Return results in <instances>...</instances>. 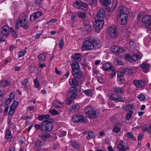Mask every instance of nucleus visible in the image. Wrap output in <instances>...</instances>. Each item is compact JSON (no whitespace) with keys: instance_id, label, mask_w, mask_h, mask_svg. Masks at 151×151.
<instances>
[{"instance_id":"f257e3e1","label":"nucleus","mask_w":151,"mask_h":151,"mask_svg":"<svg viewBox=\"0 0 151 151\" xmlns=\"http://www.w3.org/2000/svg\"><path fill=\"white\" fill-rule=\"evenodd\" d=\"M53 121L52 118L43 120L40 124H37L35 125L34 127L36 130H40L42 132H50L53 128L52 124Z\"/></svg>"},{"instance_id":"f03ea898","label":"nucleus","mask_w":151,"mask_h":151,"mask_svg":"<svg viewBox=\"0 0 151 151\" xmlns=\"http://www.w3.org/2000/svg\"><path fill=\"white\" fill-rule=\"evenodd\" d=\"M27 17L26 15L24 14H21L19 19L16 21V25L15 27L17 29H18L20 27H22L25 29H27L29 27L28 24V21L27 19Z\"/></svg>"},{"instance_id":"7ed1b4c3","label":"nucleus","mask_w":151,"mask_h":151,"mask_svg":"<svg viewBox=\"0 0 151 151\" xmlns=\"http://www.w3.org/2000/svg\"><path fill=\"white\" fill-rule=\"evenodd\" d=\"M77 88L75 87H71L70 91L68 92L67 100L65 101V103L66 104L69 105L71 104L73 101V99H75L77 97Z\"/></svg>"},{"instance_id":"20e7f679","label":"nucleus","mask_w":151,"mask_h":151,"mask_svg":"<svg viewBox=\"0 0 151 151\" xmlns=\"http://www.w3.org/2000/svg\"><path fill=\"white\" fill-rule=\"evenodd\" d=\"M84 111L85 113L88 115L90 118L95 119L99 116V112L93 109L91 106H86Z\"/></svg>"},{"instance_id":"39448f33","label":"nucleus","mask_w":151,"mask_h":151,"mask_svg":"<svg viewBox=\"0 0 151 151\" xmlns=\"http://www.w3.org/2000/svg\"><path fill=\"white\" fill-rule=\"evenodd\" d=\"M92 38L86 40L84 41L82 46V51L86 50H91L94 49L92 41H91Z\"/></svg>"},{"instance_id":"423d86ee","label":"nucleus","mask_w":151,"mask_h":151,"mask_svg":"<svg viewBox=\"0 0 151 151\" xmlns=\"http://www.w3.org/2000/svg\"><path fill=\"white\" fill-rule=\"evenodd\" d=\"M142 22L151 31V15H144L142 17Z\"/></svg>"},{"instance_id":"0eeeda50","label":"nucleus","mask_w":151,"mask_h":151,"mask_svg":"<svg viewBox=\"0 0 151 151\" xmlns=\"http://www.w3.org/2000/svg\"><path fill=\"white\" fill-rule=\"evenodd\" d=\"M107 32L110 37L112 38L116 37L118 35L116 28L114 25L108 28L107 29Z\"/></svg>"},{"instance_id":"6e6552de","label":"nucleus","mask_w":151,"mask_h":151,"mask_svg":"<svg viewBox=\"0 0 151 151\" xmlns=\"http://www.w3.org/2000/svg\"><path fill=\"white\" fill-rule=\"evenodd\" d=\"M109 97L110 100L116 102H123L125 100L123 97H120L118 95L115 93L111 94Z\"/></svg>"},{"instance_id":"1a4fd4ad","label":"nucleus","mask_w":151,"mask_h":151,"mask_svg":"<svg viewBox=\"0 0 151 151\" xmlns=\"http://www.w3.org/2000/svg\"><path fill=\"white\" fill-rule=\"evenodd\" d=\"M118 11V17L124 16V17H127L128 16L127 14L129 13V12L127 8L123 6H120L119 8Z\"/></svg>"},{"instance_id":"9d476101","label":"nucleus","mask_w":151,"mask_h":151,"mask_svg":"<svg viewBox=\"0 0 151 151\" xmlns=\"http://www.w3.org/2000/svg\"><path fill=\"white\" fill-rule=\"evenodd\" d=\"M71 73L73 77L77 79L81 78L83 77V72L80 69L71 71Z\"/></svg>"},{"instance_id":"9b49d317","label":"nucleus","mask_w":151,"mask_h":151,"mask_svg":"<svg viewBox=\"0 0 151 151\" xmlns=\"http://www.w3.org/2000/svg\"><path fill=\"white\" fill-rule=\"evenodd\" d=\"M104 23V21L97 20L96 19L95 21L93 23V26L95 30L99 32V31L97 30H99L102 27Z\"/></svg>"},{"instance_id":"f8f14e48","label":"nucleus","mask_w":151,"mask_h":151,"mask_svg":"<svg viewBox=\"0 0 151 151\" xmlns=\"http://www.w3.org/2000/svg\"><path fill=\"white\" fill-rule=\"evenodd\" d=\"M105 16L104 10L103 9L99 10L96 15L95 19L97 20L104 21Z\"/></svg>"},{"instance_id":"ddd939ff","label":"nucleus","mask_w":151,"mask_h":151,"mask_svg":"<svg viewBox=\"0 0 151 151\" xmlns=\"http://www.w3.org/2000/svg\"><path fill=\"white\" fill-rule=\"evenodd\" d=\"M133 83L137 88H142L145 86V82L143 80H135L133 81Z\"/></svg>"},{"instance_id":"4468645a","label":"nucleus","mask_w":151,"mask_h":151,"mask_svg":"<svg viewBox=\"0 0 151 151\" xmlns=\"http://www.w3.org/2000/svg\"><path fill=\"white\" fill-rule=\"evenodd\" d=\"M42 15V13L40 11L34 12L31 15L30 20L31 22H34L37 20Z\"/></svg>"},{"instance_id":"2eb2a0df","label":"nucleus","mask_w":151,"mask_h":151,"mask_svg":"<svg viewBox=\"0 0 151 151\" xmlns=\"http://www.w3.org/2000/svg\"><path fill=\"white\" fill-rule=\"evenodd\" d=\"M111 50L113 53L116 54L124 52V50L118 46H114L111 47Z\"/></svg>"},{"instance_id":"dca6fc26","label":"nucleus","mask_w":151,"mask_h":151,"mask_svg":"<svg viewBox=\"0 0 151 151\" xmlns=\"http://www.w3.org/2000/svg\"><path fill=\"white\" fill-rule=\"evenodd\" d=\"M125 143L123 141H120L117 146V147L120 151H126L129 149L127 145H124Z\"/></svg>"},{"instance_id":"f3484780","label":"nucleus","mask_w":151,"mask_h":151,"mask_svg":"<svg viewBox=\"0 0 151 151\" xmlns=\"http://www.w3.org/2000/svg\"><path fill=\"white\" fill-rule=\"evenodd\" d=\"M102 68L103 70L104 71H109V70L114 71L115 70L114 68L110 63H106L103 64L102 65Z\"/></svg>"},{"instance_id":"a211bd4d","label":"nucleus","mask_w":151,"mask_h":151,"mask_svg":"<svg viewBox=\"0 0 151 151\" xmlns=\"http://www.w3.org/2000/svg\"><path fill=\"white\" fill-rule=\"evenodd\" d=\"M9 27L6 25L2 27L1 34L5 37H8L9 35L10 32L9 30Z\"/></svg>"},{"instance_id":"6ab92c4d","label":"nucleus","mask_w":151,"mask_h":151,"mask_svg":"<svg viewBox=\"0 0 151 151\" xmlns=\"http://www.w3.org/2000/svg\"><path fill=\"white\" fill-rule=\"evenodd\" d=\"M92 41L93 45L94 46V49H97L99 48L102 46V43L101 41L99 40L92 39L91 40Z\"/></svg>"},{"instance_id":"aec40b11","label":"nucleus","mask_w":151,"mask_h":151,"mask_svg":"<svg viewBox=\"0 0 151 151\" xmlns=\"http://www.w3.org/2000/svg\"><path fill=\"white\" fill-rule=\"evenodd\" d=\"M72 121L74 123L82 122L84 121V118L80 115H74L72 118Z\"/></svg>"},{"instance_id":"412c9836","label":"nucleus","mask_w":151,"mask_h":151,"mask_svg":"<svg viewBox=\"0 0 151 151\" xmlns=\"http://www.w3.org/2000/svg\"><path fill=\"white\" fill-rule=\"evenodd\" d=\"M70 65L72 69V71L80 69L78 63L75 60H72L70 62Z\"/></svg>"},{"instance_id":"4be33fe9","label":"nucleus","mask_w":151,"mask_h":151,"mask_svg":"<svg viewBox=\"0 0 151 151\" xmlns=\"http://www.w3.org/2000/svg\"><path fill=\"white\" fill-rule=\"evenodd\" d=\"M44 133L39 135V137L42 140L46 142L48 138L50 137L51 135L49 133H46V132Z\"/></svg>"},{"instance_id":"5701e85b","label":"nucleus","mask_w":151,"mask_h":151,"mask_svg":"<svg viewBox=\"0 0 151 151\" xmlns=\"http://www.w3.org/2000/svg\"><path fill=\"white\" fill-rule=\"evenodd\" d=\"M117 19L118 21L119 22V23L121 24H125L127 22L128 16H127V17H124V16L120 17H118V16H117Z\"/></svg>"},{"instance_id":"b1692460","label":"nucleus","mask_w":151,"mask_h":151,"mask_svg":"<svg viewBox=\"0 0 151 151\" xmlns=\"http://www.w3.org/2000/svg\"><path fill=\"white\" fill-rule=\"evenodd\" d=\"M149 65H150L149 64L143 63L140 65V68L143 72L147 73L149 72Z\"/></svg>"},{"instance_id":"393cba45","label":"nucleus","mask_w":151,"mask_h":151,"mask_svg":"<svg viewBox=\"0 0 151 151\" xmlns=\"http://www.w3.org/2000/svg\"><path fill=\"white\" fill-rule=\"evenodd\" d=\"M71 146L76 150L80 149L81 147V145L78 142L74 140L70 141Z\"/></svg>"},{"instance_id":"a878e982","label":"nucleus","mask_w":151,"mask_h":151,"mask_svg":"<svg viewBox=\"0 0 151 151\" xmlns=\"http://www.w3.org/2000/svg\"><path fill=\"white\" fill-rule=\"evenodd\" d=\"M5 138L7 139H11L13 138L11 131L9 129H6L5 131Z\"/></svg>"},{"instance_id":"bb28decb","label":"nucleus","mask_w":151,"mask_h":151,"mask_svg":"<svg viewBox=\"0 0 151 151\" xmlns=\"http://www.w3.org/2000/svg\"><path fill=\"white\" fill-rule=\"evenodd\" d=\"M69 83L71 86H77L79 85L78 80L75 78H73L69 79Z\"/></svg>"},{"instance_id":"cd10ccee","label":"nucleus","mask_w":151,"mask_h":151,"mask_svg":"<svg viewBox=\"0 0 151 151\" xmlns=\"http://www.w3.org/2000/svg\"><path fill=\"white\" fill-rule=\"evenodd\" d=\"M121 125L120 123H116L114 125V127H113L112 131L115 133H117L119 132L120 130V127H119V126Z\"/></svg>"},{"instance_id":"c85d7f7f","label":"nucleus","mask_w":151,"mask_h":151,"mask_svg":"<svg viewBox=\"0 0 151 151\" xmlns=\"http://www.w3.org/2000/svg\"><path fill=\"white\" fill-rule=\"evenodd\" d=\"M82 55L80 53L74 54L72 55V58L73 60H76L78 61H81Z\"/></svg>"},{"instance_id":"c756f323","label":"nucleus","mask_w":151,"mask_h":151,"mask_svg":"<svg viewBox=\"0 0 151 151\" xmlns=\"http://www.w3.org/2000/svg\"><path fill=\"white\" fill-rule=\"evenodd\" d=\"M100 2L104 6L106 7V9H108V7L111 4L110 0H99Z\"/></svg>"},{"instance_id":"7c9ffc66","label":"nucleus","mask_w":151,"mask_h":151,"mask_svg":"<svg viewBox=\"0 0 151 151\" xmlns=\"http://www.w3.org/2000/svg\"><path fill=\"white\" fill-rule=\"evenodd\" d=\"M50 115L48 114H46L43 115H39L37 117L38 120L40 121H42L49 119Z\"/></svg>"},{"instance_id":"2f4dec72","label":"nucleus","mask_w":151,"mask_h":151,"mask_svg":"<svg viewBox=\"0 0 151 151\" xmlns=\"http://www.w3.org/2000/svg\"><path fill=\"white\" fill-rule=\"evenodd\" d=\"M141 58V56L139 54L134 53L132 55V62L140 60Z\"/></svg>"},{"instance_id":"473e14b6","label":"nucleus","mask_w":151,"mask_h":151,"mask_svg":"<svg viewBox=\"0 0 151 151\" xmlns=\"http://www.w3.org/2000/svg\"><path fill=\"white\" fill-rule=\"evenodd\" d=\"M46 54L44 52H43L42 53L39 55L38 57L39 62H44L46 59Z\"/></svg>"},{"instance_id":"72a5a7b5","label":"nucleus","mask_w":151,"mask_h":151,"mask_svg":"<svg viewBox=\"0 0 151 151\" xmlns=\"http://www.w3.org/2000/svg\"><path fill=\"white\" fill-rule=\"evenodd\" d=\"M46 143V142L44 141L38 140L36 141L34 145L37 147H40L44 145Z\"/></svg>"},{"instance_id":"f704fd0d","label":"nucleus","mask_w":151,"mask_h":151,"mask_svg":"<svg viewBox=\"0 0 151 151\" xmlns=\"http://www.w3.org/2000/svg\"><path fill=\"white\" fill-rule=\"evenodd\" d=\"M113 90L114 92L117 93L121 94L123 93L124 89L119 87H114Z\"/></svg>"},{"instance_id":"c9c22d12","label":"nucleus","mask_w":151,"mask_h":151,"mask_svg":"<svg viewBox=\"0 0 151 151\" xmlns=\"http://www.w3.org/2000/svg\"><path fill=\"white\" fill-rule=\"evenodd\" d=\"M80 108V106L78 104H73L70 108V111L73 112L79 110Z\"/></svg>"},{"instance_id":"e433bc0d","label":"nucleus","mask_w":151,"mask_h":151,"mask_svg":"<svg viewBox=\"0 0 151 151\" xmlns=\"http://www.w3.org/2000/svg\"><path fill=\"white\" fill-rule=\"evenodd\" d=\"M88 134V135L87 136V138L88 140L92 138L93 137H95L93 133L92 132H90L89 131H87L84 132V134Z\"/></svg>"},{"instance_id":"4c0bfd02","label":"nucleus","mask_w":151,"mask_h":151,"mask_svg":"<svg viewBox=\"0 0 151 151\" xmlns=\"http://www.w3.org/2000/svg\"><path fill=\"white\" fill-rule=\"evenodd\" d=\"M13 95V93L11 92L10 94V95L9 97L8 98H6V99L5 102H4V103L5 105H7L9 104L11 102L12 99H13L14 98L13 97H12V95Z\"/></svg>"},{"instance_id":"58836bf2","label":"nucleus","mask_w":151,"mask_h":151,"mask_svg":"<svg viewBox=\"0 0 151 151\" xmlns=\"http://www.w3.org/2000/svg\"><path fill=\"white\" fill-rule=\"evenodd\" d=\"M83 92L88 96H91L93 94V91L91 89H88L84 90L83 91Z\"/></svg>"},{"instance_id":"ea45409f","label":"nucleus","mask_w":151,"mask_h":151,"mask_svg":"<svg viewBox=\"0 0 151 151\" xmlns=\"http://www.w3.org/2000/svg\"><path fill=\"white\" fill-rule=\"evenodd\" d=\"M127 136L128 138H130L133 141H136V137L132 134L131 132H129L126 133Z\"/></svg>"},{"instance_id":"a19ab883","label":"nucleus","mask_w":151,"mask_h":151,"mask_svg":"<svg viewBox=\"0 0 151 151\" xmlns=\"http://www.w3.org/2000/svg\"><path fill=\"white\" fill-rule=\"evenodd\" d=\"M142 130L143 132L147 131L151 134V124L143 127H142Z\"/></svg>"},{"instance_id":"79ce46f5","label":"nucleus","mask_w":151,"mask_h":151,"mask_svg":"<svg viewBox=\"0 0 151 151\" xmlns=\"http://www.w3.org/2000/svg\"><path fill=\"white\" fill-rule=\"evenodd\" d=\"M9 84V82L7 81H1L0 82V86L3 88L7 86Z\"/></svg>"},{"instance_id":"37998d69","label":"nucleus","mask_w":151,"mask_h":151,"mask_svg":"<svg viewBox=\"0 0 151 151\" xmlns=\"http://www.w3.org/2000/svg\"><path fill=\"white\" fill-rule=\"evenodd\" d=\"M88 7V4L81 1L80 3V9L86 10V8Z\"/></svg>"},{"instance_id":"c03bdc74","label":"nucleus","mask_w":151,"mask_h":151,"mask_svg":"<svg viewBox=\"0 0 151 151\" xmlns=\"http://www.w3.org/2000/svg\"><path fill=\"white\" fill-rule=\"evenodd\" d=\"M19 104V103L16 100H14L13 101V103L11 106L10 107L15 109H16L18 105Z\"/></svg>"},{"instance_id":"a18cd8bd","label":"nucleus","mask_w":151,"mask_h":151,"mask_svg":"<svg viewBox=\"0 0 151 151\" xmlns=\"http://www.w3.org/2000/svg\"><path fill=\"white\" fill-rule=\"evenodd\" d=\"M81 1H76L73 4L74 7L75 8L80 9Z\"/></svg>"},{"instance_id":"49530a36","label":"nucleus","mask_w":151,"mask_h":151,"mask_svg":"<svg viewBox=\"0 0 151 151\" xmlns=\"http://www.w3.org/2000/svg\"><path fill=\"white\" fill-rule=\"evenodd\" d=\"M133 113V111L132 110H130L127 113L126 116V119L127 120H129L132 117V115Z\"/></svg>"},{"instance_id":"de8ad7c7","label":"nucleus","mask_w":151,"mask_h":151,"mask_svg":"<svg viewBox=\"0 0 151 151\" xmlns=\"http://www.w3.org/2000/svg\"><path fill=\"white\" fill-rule=\"evenodd\" d=\"M10 32H11V34L13 37L15 38H16L17 37V35L16 32L14 31V29L12 27H10Z\"/></svg>"},{"instance_id":"09e8293b","label":"nucleus","mask_w":151,"mask_h":151,"mask_svg":"<svg viewBox=\"0 0 151 151\" xmlns=\"http://www.w3.org/2000/svg\"><path fill=\"white\" fill-rule=\"evenodd\" d=\"M114 62V64L116 65H122L123 64L122 62L117 59H115Z\"/></svg>"},{"instance_id":"8fccbe9b","label":"nucleus","mask_w":151,"mask_h":151,"mask_svg":"<svg viewBox=\"0 0 151 151\" xmlns=\"http://www.w3.org/2000/svg\"><path fill=\"white\" fill-rule=\"evenodd\" d=\"M77 16L81 18H84L86 17V14L85 12H78L77 13Z\"/></svg>"},{"instance_id":"3c124183","label":"nucleus","mask_w":151,"mask_h":151,"mask_svg":"<svg viewBox=\"0 0 151 151\" xmlns=\"http://www.w3.org/2000/svg\"><path fill=\"white\" fill-rule=\"evenodd\" d=\"M117 82L119 84H122L125 82V78L124 77L117 78Z\"/></svg>"},{"instance_id":"603ef678","label":"nucleus","mask_w":151,"mask_h":151,"mask_svg":"<svg viewBox=\"0 0 151 151\" xmlns=\"http://www.w3.org/2000/svg\"><path fill=\"white\" fill-rule=\"evenodd\" d=\"M35 83V88H39L40 86V83L39 81L37 78H36L33 81Z\"/></svg>"},{"instance_id":"864d4df0","label":"nucleus","mask_w":151,"mask_h":151,"mask_svg":"<svg viewBox=\"0 0 151 151\" xmlns=\"http://www.w3.org/2000/svg\"><path fill=\"white\" fill-rule=\"evenodd\" d=\"M49 112L52 115H58V112L55 109H52L49 110Z\"/></svg>"},{"instance_id":"5fc2aeb1","label":"nucleus","mask_w":151,"mask_h":151,"mask_svg":"<svg viewBox=\"0 0 151 151\" xmlns=\"http://www.w3.org/2000/svg\"><path fill=\"white\" fill-rule=\"evenodd\" d=\"M26 51L25 50H22L19 52L18 53V56L19 57L23 56L26 53Z\"/></svg>"},{"instance_id":"6e6d98bb","label":"nucleus","mask_w":151,"mask_h":151,"mask_svg":"<svg viewBox=\"0 0 151 151\" xmlns=\"http://www.w3.org/2000/svg\"><path fill=\"white\" fill-rule=\"evenodd\" d=\"M64 40L63 38H61L60 40V42L59 43V47L60 48V50L62 49L64 45Z\"/></svg>"},{"instance_id":"4d7b16f0","label":"nucleus","mask_w":151,"mask_h":151,"mask_svg":"<svg viewBox=\"0 0 151 151\" xmlns=\"http://www.w3.org/2000/svg\"><path fill=\"white\" fill-rule=\"evenodd\" d=\"M134 108V105L133 104H129L123 107V109L125 110H129L130 109Z\"/></svg>"},{"instance_id":"13d9d810","label":"nucleus","mask_w":151,"mask_h":151,"mask_svg":"<svg viewBox=\"0 0 151 151\" xmlns=\"http://www.w3.org/2000/svg\"><path fill=\"white\" fill-rule=\"evenodd\" d=\"M124 74L122 70L119 71L117 73V78H123Z\"/></svg>"},{"instance_id":"bf43d9fd","label":"nucleus","mask_w":151,"mask_h":151,"mask_svg":"<svg viewBox=\"0 0 151 151\" xmlns=\"http://www.w3.org/2000/svg\"><path fill=\"white\" fill-rule=\"evenodd\" d=\"M42 1V0H35L34 5L35 6H39L40 5Z\"/></svg>"},{"instance_id":"052dcab7","label":"nucleus","mask_w":151,"mask_h":151,"mask_svg":"<svg viewBox=\"0 0 151 151\" xmlns=\"http://www.w3.org/2000/svg\"><path fill=\"white\" fill-rule=\"evenodd\" d=\"M125 57L126 60H128L130 62H132V55L130 56L129 54H127L126 55Z\"/></svg>"},{"instance_id":"680f3d73","label":"nucleus","mask_w":151,"mask_h":151,"mask_svg":"<svg viewBox=\"0 0 151 151\" xmlns=\"http://www.w3.org/2000/svg\"><path fill=\"white\" fill-rule=\"evenodd\" d=\"M138 99L139 100L142 101L145 99V98L144 95L141 94L138 96Z\"/></svg>"},{"instance_id":"e2e57ef3","label":"nucleus","mask_w":151,"mask_h":151,"mask_svg":"<svg viewBox=\"0 0 151 151\" xmlns=\"http://www.w3.org/2000/svg\"><path fill=\"white\" fill-rule=\"evenodd\" d=\"M15 110L16 109H14L10 107L9 111L8 112L9 115L10 116L14 114Z\"/></svg>"},{"instance_id":"0e129e2a","label":"nucleus","mask_w":151,"mask_h":151,"mask_svg":"<svg viewBox=\"0 0 151 151\" xmlns=\"http://www.w3.org/2000/svg\"><path fill=\"white\" fill-rule=\"evenodd\" d=\"M130 69L131 75H133L135 74L136 72V70L134 67L131 68Z\"/></svg>"},{"instance_id":"69168bd1","label":"nucleus","mask_w":151,"mask_h":151,"mask_svg":"<svg viewBox=\"0 0 151 151\" xmlns=\"http://www.w3.org/2000/svg\"><path fill=\"white\" fill-rule=\"evenodd\" d=\"M28 81V79L26 78L23 81H22L21 82V83L24 86H25L27 84V82Z\"/></svg>"},{"instance_id":"338daca9","label":"nucleus","mask_w":151,"mask_h":151,"mask_svg":"<svg viewBox=\"0 0 151 151\" xmlns=\"http://www.w3.org/2000/svg\"><path fill=\"white\" fill-rule=\"evenodd\" d=\"M124 72V74H125L126 75H129V68H125L124 70H122Z\"/></svg>"},{"instance_id":"774afa93","label":"nucleus","mask_w":151,"mask_h":151,"mask_svg":"<svg viewBox=\"0 0 151 151\" xmlns=\"http://www.w3.org/2000/svg\"><path fill=\"white\" fill-rule=\"evenodd\" d=\"M85 29L88 31H90L91 30V25L88 24H87L85 26Z\"/></svg>"}]
</instances>
